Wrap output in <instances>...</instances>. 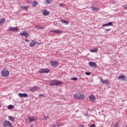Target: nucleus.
I'll return each mask as SVG.
<instances>
[{"label":"nucleus","mask_w":127,"mask_h":127,"mask_svg":"<svg viewBox=\"0 0 127 127\" xmlns=\"http://www.w3.org/2000/svg\"><path fill=\"white\" fill-rule=\"evenodd\" d=\"M61 84H62V81H59L56 80H52L50 82V86H54L55 85H61Z\"/></svg>","instance_id":"nucleus-1"},{"label":"nucleus","mask_w":127,"mask_h":127,"mask_svg":"<svg viewBox=\"0 0 127 127\" xmlns=\"http://www.w3.org/2000/svg\"><path fill=\"white\" fill-rule=\"evenodd\" d=\"M3 126L4 127H13V126H12L11 123L8 121H4Z\"/></svg>","instance_id":"nucleus-2"},{"label":"nucleus","mask_w":127,"mask_h":127,"mask_svg":"<svg viewBox=\"0 0 127 127\" xmlns=\"http://www.w3.org/2000/svg\"><path fill=\"white\" fill-rule=\"evenodd\" d=\"M1 74L2 77H8V75H9V72L8 70H2L1 71Z\"/></svg>","instance_id":"nucleus-3"},{"label":"nucleus","mask_w":127,"mask_h":127,"mask_svg":"<svg viewBox=\"0 0 127 127\" xmlns=\"http://www.w3.org/2000/svg\"><path fill=\"white\" fill-rule=\"evenodd\" d=\"M39 72L41 74L47 73H49L50 70L47 68H41V69L39 70Z\"/></svg>","instance_id":"nucleus-4"},{"label":"nucleus","mask_w":127,"mask_h":127,"mask_svg":"<svg viewBox=\"0 0 127 127\" xmlns=\"http://www.w3.org/2000/svg\"><path fill=\"white\" fill-rule=\"evenodd\" d=\"M27 120L30 123H32L33 122H35V121H37V117L35 116H33L32 117H29L27 118Z\"/></svg>","instance_id":"nucleus-5"},{"label":"nucleus","mask_w":127,"mask_h":127,"mask_svg":"<svg viewBox=\"0 0 127 127\" xmlns=\"http://www.w3.org/2000/svg\"><path fill=\"white\" fill-rule=\"evenodd\" d=\"M20 34L22 35V36H24L26 38H27V37L29 36V33L27 31H23L22 33H20Z\"/></svg>","instance_id":"nucleus-6"},{"label":"nucleus","mask_w":127,"mask_h":127,"mask_svg":"<svg viewBox=\"0 0 127 127\" xmlns=\"http://www.w3.org/2000/svg\"><path fill=\"white\" fill-rule=\"evenodd\" d=\"M8 31H13V32H17L18 31V28L17 27H11L9 29H8Z\"/></svg>","instance_id":"nucleus-7"},{"label":"nucleus","mask_w":127,"mask_h":127,"mask_svg":"<svg viewBox=\"0 0 127 127\" xmlns=\"http://www.w3.org/2000/svg\"><path fill=\"white\" fill-rule=\"evenodd\" d=\"M52 32L54 33H56L57 34H62L63 31L59 30V29L53 30L51 31Z\"/></svg>","instance_id":"nucleus-8"},{"label":"nucleus","mask_w":127,"mask_h":127,"mask_svg":"<svg viewBox=\"0 0 127 127\" xmlns=\"http://www.w3.org/2000/svg\"><path fill=\"white\" fill-rule=\"evenodd\" d=\"M74 99L75 100H84L85 99L84 96H74Z\"/></svg>","instance_id":"nucleus-9"},{"label":"nucleus","mask_w":127,"mask_h":127,"mask_svg":"<svg viewBox=\"0 0 127 127\" xmlns=\"http://www.w3.org/2000/svg\"><path fill=\"white\" fill-rule=\"evenodd\" d=\"M42 12L43 14V15L46 16L48 15L50 13L49 11L47 10V9H43L42 10Z\"/></svg>","instance_id":"nucleus-10"},{"label":"nucleus","mask_w":127,"mask_h":127,"mask_svg":"<svg viewBox=\"0 0 127 127\" xmlns=\"http://www.w3.org/2000/svg\"><path fill=\"white\" fill-rule=\"evenodd\" d=\"M119 80H122V81H126L127 80V76L125 75H120L118 77Z\"/></svg>","instance_id":"nucleus-11"},{"label":"nucleus","mask_w":127,"mask_h":127,"mask_svg":"<svg viewBox=\"0 0 127 127\" xmlns=\"http://www.w3.org/2000/svg\"><path fill=\"white\" fill-rule=\"evenodd\" d=\"M100 81L102 82V84H105V85H109V82L108 79L105 80L101 78Z\"/></svg>","instance_id":"nucleus-12"},{"label":"nucleus","mask_w":127,"mask_h":127,"mask_svg":"<svg viewBox=\"0 0 127 127\" xmlns=\"http://www.w3.org/2000/svg\"><path fill=\"white\" fill-rule=\"evenodd\" d=\"M51 64L53 67H56L58 66V62L57 61H51Z\"/></svg>","instance_id":"nucleus-13"},{"label":"nucleus","mask_w":127,"mask_h":127,"mask_svg":"<svg viewBox=\"0 0 127 127\" xmlns=\"http://www.w3.org/2000/svg\"><path fill=\"white\" fill-rule=\"evenodd\" d=\"M39 89H40L39 87L34 86L33 88H32L31 89H30V91H31V92H35L36 91H38V90H39Z\"/></svg>","instance_id":"nucleus-14"},{"label":"nucleus","mask_w":127,"mask_h":127,"mask_svg":"<svg viewBox=\"0 0 127 127\" xmlns=\"http://www.w3.org/2000/svg\"><path fill=\"white\" fill-rule=\"evenodd\" d=\"M89 65L90 66V67H97V64L95 62H89Z\"/></svg>","instance_id":"nucleus-15"},{"label":"nucleus","mask_w":127,"mask_h":127,"mask_svg":"<svg viewBox=\"0 0 127 127\" xmlns=\"http://www.w3.org/2000/svg\"><path fill=\"white\" fill-rule=\"evenodd\" d=\"M90 102H95L96 101V97L95 96H90L89 97Z\"/></svg>","instance_id":"nucleus-16"},{"label":"nucleus","mask_w":127,"mask_h":127,"mask_svg":"<svg viewBox=\"0 0 127 127\" xmlns=\"http://www.w3.org/2000/svg\"><path fill=\"white\" fill-rule=\"evenodd\" d=\"M36 43H38L37 42H35L34 41H32L30 43V46L32 47L33 46H35Z\"/></svg>","instance_id":"nucleus-17"},{"label":"nucleus","mask_w":127,"mask_h":127,"mask_svg":"<svg viewBox=\"0 0 127 127\" xmlns=\"http://www.w3.org/2000/svg\"><path fill=\"white\" fill-rule=\"evenodd\" d=\"M114 25L113 24V22H109L107 24H104L102 26H112Z\"/></svg>","instance_id":"nucleus-18"},{"label":"nucleus","mask_w":127,"mask_h":127,"mask_svg":"<svg viewBox=\"0 0 127 127\" xmlns=\"http://www.w3.org/2000/svg\"><path fill=\"white\" fill-rule=\"evenodd\" d=\"M9 121L11 122H14L15 121V118L13 116H8Z\"/></svg>","instance_id":"nucleus-19"},{"label":"nucleus","mask_w":127,"mask_h":127,"mask_svg":"<svg viewBox=\"0 0 127 127\" xmlns=\"http://www.w3.org/2000/svg\"><path fill=\"white\" fill-rule=\"evenodd\" d=\"M21 8L22 10H27L28 9V6H21Z\"/></svg>","instance_id":"nucleus-20"},{"label":"nucleus","mask_w":127,"mask_h":127,"mask_svg":"<svg viewBox=\"0 0 127 127\" xmlns=\"http://www.w3.org/2000/svg\"><path fill=\"white\" fill-rule=\"evenodd\" d=\"M38 4V2L37 1L34 0L32 3V6H36Z\"/></svg>","instance_id":"nucleus-21"},{"label":"nucleus","mask_w":127,"mask_h":127,"mask_svg":"<svg viewBox=\"0 0 127 127\" xmlns=\"http://www.w3.org/2000/svg\"><path fill=\"white\" fill-rule=\"evenodd\" d=\"M98 49L95 48L92 50H90L89 51L90 52L95 53V52H98Z\"/></svg>","instance_id":"nucleus-22"},{"label":"nucleus","mask_w":127,"mask_h":127,"mask_svg":"<svg viewBox=\"0 0 127 127\" xmlns=\"http://www.w3.org/2000/svg\"><path fill=\"white\" fill-rule=\"evenodd\" d=\"M5 22V19L2 18L0 20V24H2L3 23H4Z\"/></svg>","instance_id":"nucleus-23"},{"label":"nucleus","mask_w":127,"mask_h":127,"mask_svg":"<svg viewBox=\"0 0 127 127\" xmlns=\"http://www.w3.org/2000/svg\"><path fill=\"white\" fill-rule=\"evenodd\" d=\"M35 27H36V28H37V29H43V27L41 26L40 27L39 25H36L35 26Z\"/></svg>","instance_id":"nucleus-24"},{"label":"nucleus","mask_w":127,"mask_h":127,"mask_svg":"<svg viewBox=\"0 0 127 127\" xmlns=\"http://www.w3.org/2000/svg\"><path fill=\"white\" fill-rule=\"evenodd\" d=\"M92 10H94V11H98V10H99L98 8L95 7L94 6L92 7Z\"/></svg>","instance_id":"nucleus-25"},{"label":"nucleus","mask_w":127,"mask_h":127,"mask_svg":"<svg viewBox=\"0 0 127 127\" xmlns=\"http://www.w3.org/2000/svg\"><path fill=\"white\" fill-rule=\"evenodd\" d=\"M7 109H8V110H11L12 109H13V105H8L7 106Z\"/></svg>","instance_id":"nucleus-26"},{"label":"nucleus","mask_w":127,"mask_h":127,"mask_svg":"<svg viewBox=\"0 0 127 127\" xmlns=\"http://www.w3.org/2000/svg\"><path fill=\"white\" fill-rule=\"evenodd\" d=\"M61 21H62V23H65V24H66V25L69 24V23H68V22H67V21H66V20H61Z\"/></svg>","instance_id":"nucleus-27"},{"label":"nucleus","mask_w":127,"mask_h":127,"mask_svg":"<svg viewBox=\"0 0 127 127\" xmlns=\"http://www.w3.org/2000/svg\"><path fill=\"white\" fill-rule=\"evenodd\" d=\"M18 96H27L26 93H18Z\"/></svg>","instance_id":"nucleus-28"},{"label":"nucleus","mask_w":127,"mask_h":127,"mask_svg":"<svg viewBox=\"0 0 127 127\" xmlns=\"http://www.w3.org/2000/svg\"><path fill=\"white\" fill-rule=\"evenodd\" d=\"M46 1L48 4H50V3H52V0H46Z\"/></svg>","instance_id":"nucleus-29"},{"label":"nucleus","mask_w":127,"mask_h":127,"mask_svg":"<svg viewBox=\"0 0 127 127\" xmlns=\"http://www.w3.org/2000/svg\"><path fill=\"white\" fill-rule=\"evenodd\" d=\"M114 127H120V125L119 124V123H116Z\"/></svg>","instance_id":"nucleus-30"},{"label":"nucleus","mask_w":127,"mask_h":127,"mask_svg":"<svg viewBox=\"0 0 127 127\" xmlns=\"http://www.w3.org/2000/svg\"><path fill=\"white\" fill-rule=\"evenodd\" d=\"M77 77H73V78H71V80H72L73 81H75L76 80H77Z\"/></svg>","instance_id":"nucleus-31"},{"label":"nucleus","mask_w":127,"mask_h":127,"mask_svg":"<svg viewBox=\"0 0 127 127\" xmlns=\"http://www.w3.org/2000/svg\"><path fill=\"white\" fill-rule=\"evenodd\" d=\"M56 125L57 127H61V126H62L61 124H59V123H56Z\"/></svg>","instance_id":"nucleus-32"},{"label":"nucleus","mask_w":127,"mask_h":127,"mask_svg":"<svg viewBox=\"0 0 127 127\" xmlns=\"http://www.w3.org/2000/svg\"><path fill=\"white\" fill-rule=\"evenodd\" d=\"M85 74H86L87 76H89V75H91V73L90 72H85Z\"/></svg>","instance_id":"nucleus-33"},{"label":"nucleus","mask_w":127,"mask_h":127,"mask_svg":"<svg viewBox=\"0 0 127 127\" xmlns=\"http://www.w3.org/2000/svg\"><path fill=\"white\" fill-rule=\"evenodd\" d=\"M43 119L44 120H47V119H48V116L44 117Z\"/></svg>","instance_id":"nucleus-34"},{"label":"nucleus","mask_w":127,"mask_h":127,"mask_svg":"<svg viewBox=\"0 0 127 127\" xmlns=\"http://www.w3.org/2000/svg\"><path fill=\"white\" fill-rule=\"evenodd\" d=\"M105 30H106V31H109L110 30H112V29H105Z\"/></svg>","instance_id":"nucleus-35"},{"label":"nucleus","mask_w":127,"mask_h":127,"mask_svg":"<svg viewBox=\"0 0 127 127\" xmlns=\"http://www.w3.org/2000/svg\"><path fill=\"white\" fill-rule=\"evenodd\" d=\"M90 127H96V125L95 124H92Z\"/></svg>","instance_id":"nucleus-36"},{"label":"nucleus","mask_w":127,"mask_h":127,"mask_svg":"<svg viewBox=\"0 0 127 127\" xmlns=\"http://www.w3.org/2000/svg\"><path fill=\"white\" fill-rule=\"evenodd\" d=\"M63 5H64V4L63 3L60 4V6H63Z\"/></svg>","instance_id":"nucleus-37"},{"label":"nucleus","mask_w":127,"mask_h":127,"mask_svg":"<svg viewBox=\"0 0 127 127\" xmlns=\"http://www.w3.org/2000/svg\"><path fill=\"white\" fill-rule=\"evenodd\" d=\"M25 41V42H29V40L26 39Z\"/></svg>","instance_id":"nucleus-38"},{"label":"nucleus","mask_w":127,"mask_h":127,"mask_svg":"<svg viewBox=\"0 0 127 127\" xmlns=\"http://www.w3.org/2000/svg\"><path fill=\"white\" fill-rule=\"evenodd\" d=\"M124 8L125 9H127V5L125 6Z\"/></svg>","instance_id":"nucleus-39"},{"label":"nucleus","mask_w":127,"mask_h":127,"mask_svg":"<svg viewBox=\"0 0 127 127\" xmlns=\"http://www.w3.org/2000/svg\"><path fill=\"white\" fill-rule=\"evenodd\" d=\"M20 97H24L25 98H26V97H27V96H20Z\"/></svg>","instance_id":"nucleus-40"},{"label":"nucleus","mask_w":127,"mask_h":127,"mask_svg":"<svg viewBox=\"0 0 127 127\" xmlns=\"http://www.w3.org/2000/svg\"><path fill=\"white\" fill-rule=\"evenodd\" d=\"M53 127H56V125L54 124V125L53 126Z\"/></svg>","instance_id":"nucleus-41"},{"label":"nucleus","mask_w":127,"mask_h":127,"mask_svg":"<svg viewBox=\"0 0 127 127\" xmlns=\"http://www.w3.org/2000/svg\"><path fill=\"white\" fill-rule=\"evenodd\" d=\"M36 44H39V45H40V44H41V43H36Z\"/></svg>","instance_id":"nucleus-42"},{"label":"nucleus","mask_w":127,"mask_h":127,"mask_svg":"<svg viewBox=\"0 0 127 127\" xmlns=\"http://www.w3.org/2000/svg\"><path fill=\"white\" fill-rule=\"evenodd\" d=\"M80 127H85L84 125H81Z\"/></svg>","instance_id":"nucleus-43"},{"label":"nucleus","mask_w":127,"mask_h":127,"mask_svg":"<svg viewBox=\"0 0 127 127\" xmlns=\"http://www.w3.org/2000/svg\"><path fill=\"white\" fill-rule=\"evenodd\" d=\"M126 127H127V125L126 126Z\"/></svg>","instance_id":"nucleus-44"}]
</instances>
